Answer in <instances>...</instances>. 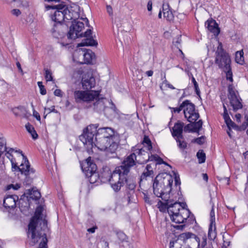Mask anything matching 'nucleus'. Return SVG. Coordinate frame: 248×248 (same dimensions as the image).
Here are the masks:
<instances>
[{
  "label": "nucleus",
  "instance_id": "nucleus-5",
  "mask_svg": "<svg viewBox=\"0 0 248 248\" xmlns=\"http://www.w3.org/2000/svg\"><path fill=\"white\" fill-rule=\"evenodd\" d=\"M173 178L167 173L159 174L156 176L153 183L154 194L163 200L166 201L168 195L171 190Z\"/></svg>",
  "mask_w": 248,
  "mask_h": 248
},
{
  "label": "nucleus",
  "instance_id": "nucleus-42",
  "mask_svg": "<svg viewBox=\"0 0 248 248\" xmlns=\"http://www.w3.org/2000/svg\"><path fill=\"white\" fill-rule=\"evenodd\" d=\"M45 78L47 81H52L53 80V77L52 75V73L51 71L49 69H45Z\"/></svg>",
  "mask_w": 248,
  "mask_h": 248
},
{
  "label": "nucleus",
  "instance_id": "nucleus-29",
  "mask_svg": "<svg viewBox=\"0 0 248 248\" xmlns=\"http://www.w3.org/2000/svg\"><path fill=\"white\" fill-rule=\"evenodd\" d=\"M208 238L211 240H214L217 237L216 227L215 224H210L209 227Z\"/></svg>",
  "mask_w": 248,
  "mask_h": 248
},
{
  "label": "nucleus",
  "instance_id": "nucleus-31",
  "mask_svg": "<svg viewBox=\"0 0 248 248\" xmlns=\"http://www.w3.org/2000/svg\"><path fill=\"white\" fill-rule=\"evenodd\" d=\"M142 144L144 147L146 148L148 151H151L153 148L152 142L149 138L147 136H144Z\"/></svg>",
  "mask_w": 248,
  "mask_h": 248
},
{
  "label": "nucleus",
  "instance_id": "nucleus-20",
  "mask_svg": "<svg viewBox=\"0 0 248 248\" xmlns=\"http://www.w3.org/2000/svg\"><path fill=\"white\" fill-rule=\"evenodd\" d=\"M82 84L84 89L90 90L93 88L95 85V78L92 76L86 77V75H85L82 78Z\"/></svg>",
  "mask_w": 248,
  "mask_h": 248
},
{
  "label": "nucleus",
  "instance_id": "nucleus-56",
  "mask_svg": "<svg viewBox=\"0 0 248 248\" xmlns=\"http://www.w3.org/2000/svg\"><path fill=\"white\" fill-rule=\"evenodd\" d=\"M92 33V30L91 29H89L87 30V31L83 33L82 35V37H92L91 36V34Z\"/></svg>",
  "mask_w": 248,
  "mask_h": 248
},
{
  "label": "nucleus",
  "instance_id": "nucleus-25",
  "mask_svg": "<svg viewBox=\"0 0 248 248\" xmlns=\"http://www.w3.org/2000/svg\"><path fill=\"white\" fill-rule=\"evenodd\" d=\"M25 194L28 195L29 198L34 200H37L41 197V193L37 190L34 188L31 189H27Z\"/></svg>",
  "mask_w": 248,
  "mask_h": 248
},
{
  "label": "nucleus",
  "instance_id": "nucleus-8",
  "mask_svg": "<svg viewBox=\"0 0 248 248\" xmlns=\"http://www.w3.org/2000/svg\"><path fill=\"white\" fill-rule=\"evenodd\" d=\"M215 63L219 68L229 69L230 66L231 59L228 55L223 49L222 44L219 43L218 46L216 51Z\"/></svg>",
  "mask_w": 248,
  "mask_h": 248
},
{
  "label": "nucleus",
  "instance_id": "nucleus-14",
  "mask_svg": "<svg viewBox=\"0 0 248 248\" xmlns=\"http://www.w3.org/2000/svg\"><path fill=\"white\" fill-rule=\"evenodd\" d=\"M80 56L84 59V62L85 63H91L95 57V55L91 50H87L86 51L82 49H78L75 51L73 54V58L74 60L76 59H78V57Z\"/></svg>",
  "mask_w": 248,
  "mask_h": 248
},
{
  "label": "nucleus",
  "instance_id": "nucleus-18",
  "mask_svg": "<svg viewBox=\"0 0 248 248\" xmlns=\"http://www.w3.org/2000/svg\"><path fill=\"white\" fill-rule=\"evenodd\" d=\"M67 30V26L62 24H55L52 29V33L54 37L62 38Z\"/></svg>",
  "mask_w": 248,
  "mask_h": 248
},
{
  "label": "nucleus",
  "instance_id": "nucleus-47",
  "mask_svg": "<svg viewBox=\"0 0 248 248\" xmlns=\"http://www.w3.org/2000/svg\"><path fill=\"white\" fill-rule=\"evenodd\" d=\"M210 223L212 224H215V212L214 209V205H212V208L211 210L210 213Z\"/></svg>",
  "mask_w": 248,
  "mask_h": 248
},
{
  "label": "nucleus",
  "instance_id": "nucleus-21",
  "mask_svg": "<svg viewBox=\"0 0 248 248\" xmlns=\"http://www.w3.org/2000/svg\"><path fill=\"white\" fill-rule=\"evenodd\" d=\"M184 125V124L181 122H178L175 124L171 131L172 135L174 138H181V139H184L183 136Z\"/></svg>",
  "mask_w": 248,
  "mask_h": 248
},
{
  "label": "nucleus",
  "instance_id": "nucleus-23",
  "mask_svg": "<svg viewBox=\"0 0 248 248\" xmlns=\"http://www.w3.org/2000/svg\"><path fill=\"white\" fill-rule=\"evenodd\" d=\"M83 171L84 172L86 177L91 176V174L96 171V166L94 163L87 162L86 166L82 167Z\"/></svg>",
  "mask_w": 248,
  "mask_h": 248
},
{
  "label": "nucleus",
  "instance_id": "nucleus-1",
  "mask_svg": "<svg viewBox=\"0 0 248 248\" xmlns=\"http://www.w3.org/2000/svg\"><path fill=\"white\" fill-rule=\"evenodd\" d=\"M145 153V152L142 148L134 150V153L125 157L122 162V165L117 167L112 173L109 171L104 172L102 174V178L104 177L106 181L109 182L114 191H119L123 181L126 180L131 168L138 162L136 159V155H144Z\"/></svg>",
  "mask_w": 248,
  "mask_h": 248
},
{
  "label": "nucleus",
  "instance_id": "nucleus-57",
  "mask_svg": "<svg viewBox=\"0 0 248 248\" xmlns=\"http://www.w3.org/2000/svg\"><path fill=\"white\" fill-rule=\"evenodd\" d=\"M155 161L156 162L157 164H158L160 165V164H165V165H168V166H170V167H171V166L170 165H169L168 164H167V163L164 162L163 161V160L160 157H159L158 155L157 158L156 159Z\"/></svg>",
  "mask_w": 248,
  "mask_h": 248
},
{
  "label": "nucleus",
  "instance_id": "nucleus-39",
  "mask_svg": "<svg viewBox=\"0 0 248 248\" xmlns=\"http://www.w3.org/2000/svg\"><path fill=\"white\" fill-rule=\"evenodd\" d=\"M183 139H181V138H175L176 142L178 143V147L182 149H185L187 147V144L186 142L184 140H181Z\"/></svg>",
  "mask_w": 248,
  "mask_h": 248
},
{
  "label": "nucleus",
  "instance_id": "nucleus-60",
  "mask_svg": "<svg viewBox=\"0 0 248 248\" xmlns=\"http://www.w3.org/2000/svg\"><path fill=\"white\" fill-rule=\"evenodd\" d=\"M12 14L16 16H18L21 14V12L19 9H15L12 10Z\"/></svg>",
  "mask_w": 248,
  "mask_h": 248
},
{
  "label": "nucleus",
  "instance_id": "nucleus-52",
  "mask_svg": "<svg viewBox=\"0 0 248 248\" xmlns=\"http://www.w3.org/2000/svg\"><path fill=\"white\" fill-rule=\"evenodd\" d=\"M228 236V235L227 236H223V246H222V248H227L228 246L230 245V240L227 239V237Z\"/></svg>",
  "mask_w": 248,
  "mask_h": 248
},
{
  "label": "nucleus",
  "instance_id": "nucleus-4",
  "mask_svg": "<svg viewBox=\"0 0 248 248\" xmlns=\"http://www.w3.org/2000/svg\"><path fill=\"white\" fill-rule=\"evenodd\" d=\"M100 92L99 91H75L74 96L76 102L78 103L83 102L88 103L95 100L93 104V109L96 111L101 112L105 110L106 108L104 102L105 98L100 97Z\"/></svg>",
  "mask_w": 248,
  "mask_h": 248
},
{
  "label": "nucleus",
  "instance_id": "nucleus-35",
  "mask_svg": "<svg viewBox=\"0 0 248 248\" xmlns=\"http://www.w3.org/2000/svg\"><path fill=\"white\" fill-rule=\"evenodd\" d=\"M192 124L194 129L193 132H198L202 127V120H200L197 122H192Z\"/></svg>",
  "mask_w": 248,
  "mask_h": 248
},
{
  "label": "nucleus",
  "instance_id": "nucleus-10",
  "mask_svg": "<svg viewBox=\"0 0 248 248\" xmlns=\"http://www.w3.org/2000/svg\"><path fill=\"white\" fill-rule=\"evenodd\" d=\"M186 102L184 106V113L185 118L187 120L192 123L195 122L200 117L199 113L195 110V106L189 100H186L184 101Z\"/></svg>",
  "mask_w": 248,
  "mask_h": 248
},
{
  "label": "nucleus",
  "instance_id": "nucleus-19",
  "mask_svg": "<svg viewBox=\"0 0 248 248\" xmlns=\"http://www.w3.org/2000/svg\"><path fill=\"white\" fill-rule=\"evenodd\" d=\"M18 197L16 195H9L3 200V205L6 209H13L16 206V202L18 201Z\"/></svg>",
  "mask_w": 248,
  "mask_h": 248
},
{
  "label": "nucleus",
  "instance_id": "nucleus-40",
  "mask_svg": "<svg viewBox=\"0 0 248 248\" xmlns=\"http://www.w3.org/2000/svg\"><path fill=\"white\" fill-rule=\"evenodd\" d=\"M223 70L226 72L227 79L230 82H232L233 81L232 73L231 71V67H229V69H227V68H226Z\"/></svg>",
  "mask_w": 248,
  "mask_h": 248
},
{
  "label": "nucleus",
  "instance_id": "nucleus-46",
  "mask_svg": "<svg viewBox=\"0 0 248 248\" xmlns=\"http://www.w3.org/2000/svg\"><path fill=\"white\" fill-rule=\"evenodd\" d=\"M37 84L40 89V93L42 95H45L46 93V91L44 86L42 84V82L38 81Z\"/></svg>",
  "mask_w": 248,
  "mask_h": 248
},
{
  "label": "nucleus",
  "instance_id": "nucleus-44",
  "mask_svg": "<svg viewBox=\"0 0 248 248\" xmlns=\"http://www.w3.org/2000/svg\"><path fill=\"white\" fill-rule=\"evenodd\" d=\"M185 104L186 102H183L179 107L170 108V109L172 110V112L179 113L182 109H184V106H185Z\"/></svg>",
  "mask_w": 248,
  "mask_h": 248
},
{
  "label": "nucleus",
  "instance_id": "nucleus-15",
  "mask_svg": "<svg viewBox=\"0 0 248 248\" xmlns=\"http://www.w3.org/2000/svg\"><path fill=\"white\" fill-rule=\"evenodd\" d=\"M97 136H101L102 138L110 139L111 141H116L119 142V137L114 134L113 129L110 127H104L99 128L96 135Z\"/></svg>",
  "mask_w": 248,
  "mask_h": 248
},
{
  "label": "nucleus",
  "instance_id": "nucleus-63",
  "mask_svg": "<svg viewBox=\"0 0 248 248\" xmlns=\"http://www.w3.org/2000/svg\"><path fill=\"white\" fill-rule=\"evenodd\" d=\"M33 115L34 117H35L36 118V119L37 120H38L39 121L41 120V117H40V116L39 113H38L35 110L33 111Z\"/></svg>",
  "mask_w": 248,
  "mask_h": 248
},
{
  "label": "nucleus",
  "instance_id": "nucleus-50",
  "mask_svg": "<svg viewBox=\"0 0 248 248\" xmlns=\"http://www.w3.org/2000/svg\"><path fill=\"white\" fill-rule=\"evenodd\" d=\"M221 101L223 103V110H224V112L223 114V117L224 119H225V118L229 117V115L228 113V110H227V108L225 105V102H224L225 99H224V100H223L222 98H221Z\"/></svg>",
  "mask_w": 248,
  "mask_h": 248
},
{
  "label": "nucleus",
  "instance_id": "nucleus-32",
  "mask_svg": "<svg viewBox=\"0 0 248 248\" xmlns=\"http://www.w3.org/2000/svg\"><path fill=\"white\" fill-rule=\"evenodd\" d=\"M79 8L78 6L72 7V13H71L70 16L72 17V21H74L79 17Z\"/></svg>",
  "mask_w": 248,
  "mask_h": 248
},
{
  "label": "nucleus",
  "instance_id": "nucleus-34",
  "mask_svg": "<svg viewBox=\"0 0 248 248\" xmlns=\"http://www.w3.org/2000/svg\"><path fill=\"white\" fill-rule=\"evenodd\" d=\"M243 50L237 51L235 55V61L237 63L242 64L244 62Z\"/></svg>",
  "mask_w": 248,
  "mask_h": 248
},
{
  "label": "nucleus",
  "instance_id": "nucleus-45",
  "mask_svg": "<svg viewBox=\"0 0 248 248\" xmlns=\"http://www.w3.org/2000/svg\"><path fill=\"white\" fill-rule=\"evenodd\" d=\"M117 236L118 239L121 241L124 242L126 240V235L122 232H119L117 233Z\"/></svg>",
  "mask_w": 248,
  "mask_h": 248
},
{
  "label": "nucleus",
  "instance_id": "nucleus-30",
  "mask_svg": "<svg viewBox=\"0 0 248 248\" xmlns=\"http://www.w3.org/2000/svg\"><path fill=\"white\" fill-rule=\"evenodd\" d=\"M63 16H64L65 22L72 20V17L70 16V14H71V13H72V7L68 8L65 6H63Z\"/></svg>",
  "mask_w": 248,
  "mask_h": 248
},
{
  "label": "nucleus",
  "instance_id": "nucleus-26",
  "mask_svg": "<svg viewBox=\"0 0 248 248\" xmlns=\"http://www.w3.org/2000/svg\"><path fill=\"white\" fill-rule=\"evenodd\" d=\"M97 42L92 37H86L82 42L78 44V46H96Z\"/></svg>",
  "mask_w": 248,
  "mask_h": 248
},
{
  "label": "nucleus",
  "instance_id": "nucleus-55",
  "mask_svg": "<svg viewBox=\"0 0 248 248\" xmlns=\"http://www.w3.org/2000/svg\"><path fill=\"white\" fill-rule=\"evenodd\" d=\"M174 176H175V184L176 185V186H179V188H180V185L181 184V182H180V178H179V175L175 173V172H174Z\"/></svg>",
  "mask_w": 248,
  "mask_h": 248
},
{
  "label": "nucleus",
  "instance_id": "nucleus-62",
  "mask_svg": "<svg viewBox=\"0 0 248 248\" xmlns=\"http://www.w3.org/2000/svg\"><path fill=\"white\" fill-rule=\"evenodd\" d=\"M107 12L108 13V14L110 16H112V15H113V10H112V7L110 6H109V5H107Z\"/></svg>",
  "mask_w": 248,
  "mask_h": 248
},
{
  "label": "nucleus",
  "instance_id": "nucleus-64",
  "mask_svg": "<svg viewBox=\"0 0 248 248\" xmlns=\"http://www.w3.org/2000/svg\"><path fill=\"white\" fill-rule=\"evenodd\" d=\"M147 9L149 11H151L152 9V2L149 0L147 3Z\"/></svg>",
  "mask_w": 248,
  "mask_h": 248
},
{
  "label": "nucleus",
  "instance_id": "nucleus-41",
  "mask_svg": "<svg viewBox=\"0 0 248 248\" xmlns=\"http://www.w3.org/2000/svg\"><path fill=\"white\" fill-rule=\"evenodd\" d=\"M164 17L166 18L167 21H170L172 20L173 19V15L172 12L170 10L164 12Z\"/></svg>",
  "mask_w": 248,
  "mask_h": 248
},
{
  "label": "nucleus",
  "instance_id": "nucleus-33",
  "mask_svg": "<svg viewBox=\"0 0 248 248\" xmlns=\"http://www.w3.org/2000/svg\"><path fill=\"white\" fill-rule=\"evenodd\" d=\"M25 126L27 130L31 134L32 138L34 140L38 138V135L32 125L28 123Z\"/></svg>",
  "mask_w": 248,
  "mask_h": 248
},
{
  "label": "nucleus",
  "instance_id": "nucleus-28",
  "mask_svg": "<svg viewBox=\"0 0 248 248\" xmlns=\"http://www.w3.org/2000/svg\"><path fill=\"white\" fill-rule=\"evenodd\" d=\"M153 174V171L151 170V166L150 165H147L140 176V181L146 179L147 177L151 176Z\"/></svg>",
  "mask_w": 248,
  "mask_h": 248
},
{
  "label": "nucleus",
  "instance_id": "nucleus-53",
  "mask_svg": "<svg viewBox=\"0 0 248 248\" xmlns=\"http://www.w3.org/2000/svg\"><path fill=\"white\" fill-rule=\"evenodd\" d=\"M147 154V156H148V159H145V161L146 162L147 161H156V159H157V156H158V155H150L149 153H147V152H146Z\"/></svg>",
  "mask_w": 248,
  "mask_h": 248
},
{
  "label": "nucleus",
  "instance_id": "nucleus-59",
  "mask_svg": "<svg viewBox=\"0 0 248 248\" xmlns=\"http://www.w3.org/2000/svg\"><path fill=\"white\" fill-rule=\"evenodd\" d=\"M20 187L19 184H16V185L11 184L8 186V189H9L12 187L15 190H17Z\"/></svg>",
  "mask_w": 248,
  "mask_h": 248
},
{
  "label": "nucleus",
  "instance_id": "nucleus-54",
  "mask_svg": "<svg viewBox=\"0 0 248 248\" xmlns=\"http://www.w3.org/2000/svg\"><path fill=\"white\" fill-rule=\"evenodd\" d=\"M193 126L192 122L191 124H187L184 127V130L185 132H193Z\"/></svg>",
  "mask_w": 248,
  "mask_h": 248
},
{
  "label": "nucleus",
  "instance_id": "nucleus-48",
  "mask_svg": "<svg viewBox=\"0 0 248 248\" xmlns=\"http://www.w3.org/2000/svg\"><path fill=\"white\" fill-rule=\"evenodd\" d=\"M193 142H194L199 145H202L205 142V137L201 136V137L195 139L193 140Z\"/></svg>",
  "mask_w": 248,
  "mask_h": 248
},
{
  "label": "nucleus",
  "instance_id": "nucleus-36",
  "mask_svg": "<svg viewBox=\"0 0 248 248\" xmlns=\"http://www.w3.org/2000/svg\"><path fill=\"white\" fill-rule=\"evenodd\" d=\"M197 156L199 159V163H203L205 162L206 156L205 154L204 153H203V151H199L197 153Z\"/></svg>",
  "mask_w": 248,
  "mask_h": 248
},
{
  "label": "nucleus",
  "instance_id": "nucleus-37",
  "mask_svg": "<svg viewBox=\"0 0 248 248\" xmlns=\"http://www.w3.org/2000/svg\"><path fill=\"white\" fill-rule=\"evenodd\" d=\"M181 42V36L179 35L176 38H174L173 41V44L175 45L178 48H179V51L181 53L182 55L184 57V54L181 49L179 48V45H180Z\"/></svg>",
  "mask_w": 248,
  "mask_h": 248
},
{
  "label": "nucleus",
  "instance_id": "nucleus-12",
  "mask_svg": "<svg viewBox=\"0 0 248 248\" xmlns=\"http://www.w3.org/2000/svg\"><path fill=\"white\" fill-rule=\"evenodd\" d=\"M46 10L50 9L54 10V12L51 14L50 16L52 21L57 23L56 24H62V22L64 21V16H63V6L59 5H46Z\"/></svg>",
  "mask_w": 248,
  "mask_h": 248
},
{
  "label": "nucleus",
  "instance_id": "nucleus-13",
  "mask_svg": "<svg viewBox=\"0 0 248 248\" xmlns=\"http://www.w3.org/2000/svg\"><path fill=\"white\" fill-rule=\"evenodd\" d=\"M166 204L163 205L162 207H159L160 208V211L164 208H167L168 212L170 217H173V216L176 215L177 214L179 213L181 211V206L182 204H180V202H175L173 203L172 201L170 200H166Z\"/></svg>",
  "mask_w": 248,
  "mask_h": 248
},
{
  "label": "nucleus",
  "instance_id": "nucleus-9",
  "mask_svg": "<svg viewBox=\"0 0 248 248\" xmlns=\"http://www.w3.org/2000/svg\"><path fill=\"white\" fill-rule=\"evenodd\" d=\"M228 98L233 110L236 111L237 110L242 108L243 107L242 99L238 91L234 89L232 85L228 86Z\"/></svg>",
  "mask_w": 248,
  "mask_h": 248
},
{
  "label": "nucleus",
  "instance_id": "nucleus-61",
  "mask_svg": "<svg viewBox=\"0 0 248 248\" xmlns=\"http://www.w3.org/2000/svg\"><path fill=\"white\" fill-rule=\"evenodd\" d=\"M54 94L55 95L57 96H62V91L60 89L55 90V91L54 92Z\"/></svg>",
  "mask_w": 248,
  "mask_h": 248
},
{
  "label": "nucleus",
  "instance_id": "nucleus-11",
  "mask_svg": "<svg viewBox=\"0 0 248 248\" xmlns=\"http://www.w3.org/2000/svg\"><path fill=\"white\" fill-rule=\"evenodd\" d=\"M72 25L70 26L69 31L67 34L68 40L75 39L78 37H82L83 32H81L84 28L83 22L78 21H72Z\"/></svg>",
  "mask_w": 248,
  "mask_h": 248
},
{
  "label": "nucleus",
  "instance_id": "nucleus-43",
  "mask_svg": "<svg viewBox=\"0 0 248 248\" xmlns=\"http://www.w3.org/2000/svg\"><path fill=\"white\" fill-rule=\"evenodd\" d=\"M182 244L179 242L177 240L170 242V248H182Z\"/></svg>",
  "mask_w": 248,
  "mask_h": 248
},
{
  "label": "nucleus",
  "instance_id": "nucleus-38",
  "mask_svg": "<svg viewBox=\"0 0 248 248\" xmlns=\"http://www.w3.org/2000/svg\"><path fill=\"white\" fill-rule=\"evenodd\" d=\"M87 177L89 178V180L91 184L95 183L99 178V175L96 171L91 174V176H88Z\"/></svg>",
  "mask_w": 248,
  "mask_h": 248
},
{
  "label": "nucleus",
  "instance_id": "nucleus-24",
  "mask_svg": "<svg viewBox=\"0 0 248 248\" xmlns=\"http://www.w3.org/2000/svg\"><path fill=\"white\" fill-rule=\"evenodd\" d=\"M224 119L228 126V129L230 130H231V128H233L238 131L245 130L246 128V125H245V124H243L241 126L239 127L232 121L230 117H228Z\"/></svg>",
  "mask_w": 248,
  "mask_h": 248
},
{
  "label": "nucleus",
  "instance_id": "nucleus-22",
  "mask_svg": "<svg viewBox=\"0 0 248 248\" xmlns=\"http://www.w3.org/2000/svg\"><path fill=\"white\" fill-rule=\"evenodd\" d=\"M205 25L208 30L213 33L215 35L217 36L219 33L220 30L215 20H208L205 22Z\"/></svg>",
  "mask_w": 248,
  "mask_h": 248
},
{
  "label": "nucleus",
  "instance_id": "nucleus-58",
  "mask_svg": "<svg viewBox=\"0 0 248 248\" xmlns=\"http://www.w3.org/2000/svg\"><path fill=\"white\" fill-rule=\"evenodd\" d=\"M170 6L168 3L163 4L162 5V12L163 13V15L164 14V12H167V11H170Z\"/></svg>",
  "mask_w": 248,
  "mask_h": 248
},
{
  "label": "nucleus",
  "instance_id": "nucleus-6",
  "mask_svg": "<svg viewBox=\"0 0 248 248\" xmlns=\"http://www.w3.org/2000/svg\"><path fill=\"white\" fill-rule=\"evenodd\" d=\"M95 140L96 142L94 146L97 147L101 151H105L107 155L113 154L118 147V142L108 139L104 138L96 135Z\"/></svg>",
  "mask_w": 248,
  "mask_h": 248
},
{
  "label": "nucleus",
  "instance_id": "nucleus-7",
  "mask_svg": "<svg viewBox=\"0 0 248 248\" xmlns=\"http://www.w3.org/2000/svg\"><path fill=\"white\" fill-rule=\"evenodd\" d=\"M97 126L96 125H90L86 127L82 135L79 137L80 140L87 146V148L88 149H91L94 147L95 142L93 137L97 134Z\"/></svg>",
  "mask_w": 248,
  "mask_h": 248
},
{
  "label": "nucleus",
  "instance_id": "nucleus-2",
  "mask_svg": "<svg viewBox=\"0 0 248 248\" xmlns=\"http://www.w3.org/2000/svg\"><path fill=\"white\" fill-rule=\"evenodd\" d=\"M43 211V207L38 206L28 225V236L33 244L39 243L37 248H47L46 233L49 232V229L47 221L42 214Z\"/></svg>",
  "mask_w": 248,
  "mask_h": 248
},
{
  "label": "nucleus",
  "instance_id": "nucleus-49",
  "mask_svg": "<svg viewBox=\"0 0 248 248\" xmlns=\"http://www.w3.org/2000/svg\"><path fill=\"white\" fill-rule=\"evenodd\" d=\"M192 81L194 84V88L197 95H199L200 93V89L199 88L198 84L196 81L195 78L193 77L192 78Z\"/></svg>",
  "mask_w": 248,
  "mask_h": 248
},
{
  "label": "nucleus",
  "instance_id": "nucleus-3",
  "mask_svg": "<svg viewBox=\"0 0 248 248\" xmlns=\"http://www.w3.org/2000/svg\"><path fill=\"white\" fill-rule=\"evenodd\" d=\"M5 155L9 158L12 163L13 171L18 170L21 174L26 176L24 183L29 185L32 182V175L35 170L31 168L30 163L20 150H15L12 148H8L5 151Z\"/></svg>",
  "mask_w": 248,
  "mask_h": 248
},
{
  "label": "nucleus",
  "instance_id": "nucleus-16",
  "mask_svg": "<svg viewBox=\"0 0 248 248\" xmlns=\"http://www.w3.org/2000/svg\"><path fill=\"white\" fill-rule=\"evenodd\" d=\"M190 213L189 209L182 208L181 211L179 213L173 216L170 218L174 222L176 223H183L189 217Z\"/></svg>",
  "mask_w": 248,
  "mask_h": 248
},
{
  "label": "nucleus",
  "instance_id": "nucleus-17",
  "mask_svg": "<svg viewBox=\"0 0 248 248\" xmlns=\"http://www.w3.org/2000/svg\"><path fill=\"white\" fill-rule=\"evenodd\" d=\"M181 244H185L187 240H190L192 241H195L199 247L200 238L195 234L190 232H184L180 234L176 239Z\"/></svg>",
  "mask_w": 248,
  "mask_h": 248
},
{
  "label": "nucleus",
  "instance_id": "nucleus-27",
  "mask_svg": "<svg viewBox=\"0 0 248 248\" xmlns=\"http://www.w3.org/2000/svg\"><path fill=\"white\" fill-rule=\"evenodd\" d=\"M125 183L126 184V188L130 190V192H132V194L134 192V190L136 187V183L132 180H128L127 176L126 177V180H124L120 186V188L123 186Z\"/></svg>",
  "mask_w": 248,
  "mask_h": 248
},
{
  "label": "nucleus",
  "instance_id": "nucleus-51",
  "mask_svg": "<svg viewBox=\"0 0 248 248\" xmlns=\"http://www.w3.org/2000/svg\"><path fill=\"white\" fill-rule=\"evenodd\" d=\"M51 112H57V111L56 110H55V107L54 106H52L50 108H45V113H46V114L45 116H44V117L46 118V115L47 114L50 113Z\"/></svg>",
  "mask_w": 248,
  "mask_h": 248
}]
</instances>
